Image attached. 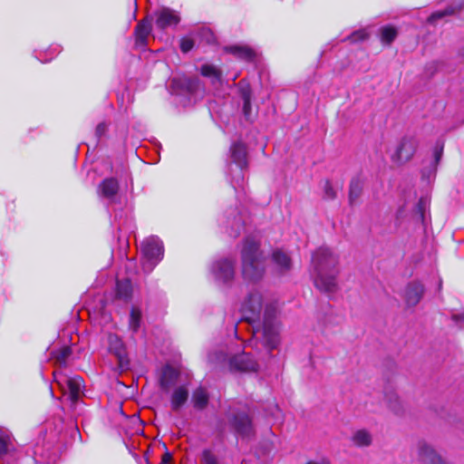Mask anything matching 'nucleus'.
<instances>
[{
    "label": "nucleus",
    "mask_w": 464,
    "mask_h": 464,
    "mask_svg": "<svg viewBox=\"0 0 464 464\" xmlns=\"http://www.w3.org/2000/svg\"><path fill=\"white\" fill-rule=\"evenodd\" d=\"M310 273L320 291L334 293L337 290L338 257L329 248L320 247L313 254Z\"/></svg>",
    "instance_id": "f257e3e1"
},
{
    "label": "nucleus",
    "mask_w": 464,
    "mask_h": 464,
    "mask_svg": "<svg viewBox=\"0 0 464 464\" xmlns=\"http://www.w3.org/2000/svg\"><path fill=\"white\" fill-rule=\"evenodd\" d=\"M276 304H266L264 311L262 326L254 328L253 330L254 339L256 341L261 342L262 344L269 351L276 349L280 341V325L276 320Z\"/></svg>",
    "instance_id": "f03ea898"
},
{
    "label": "nucleus",
    "mask_w": 464,
    "mask_h": 464,
    "mask_svg": "<svg viewBox=\"0 0 464 464\" xmlns=\"http://www.w3.org/2000/svg\"><path fill=\"white\" fill-rule=\"evenodd\" d=\"M243 276L256 280L263 276L265 266L258 252V244L253 238H246L242 249Z\"/></svg>",
    "instance_id": "7ed1b4c3"
},
{
    "label": "nucleus",
    "mask_w": 464,
    "mask_h": 464,
    "mask_svg": "<svg viewBox=\"0 0 464 464\" xmlns=\"http://www.w3.org/2000/svg\"><path fill=\"white\" fill-rule=\"evenodd\" d=\"M141 252L144 256L143 269L150 272L163 257L162 242L156 237H148L141 244Z\"/></svg>",
    "instance_id": "20e7f679"
},
{
    "label": "nucleus",
    "mask_w": 464,
    "mask_h": 464,
    "mask_svg": "<svg viewBox=\"0 0 464 464\" xmlns=\"http://www.w3.org/2000/svg\"><path fill=\"white\" fill-rule=\"evenodd\" d=\"M262 295L259 292H252L241 306L242 317L249 324L259 320L262 311Z\"/></svg>",
    "instance_id": "39448f33"
},
{
    "label": "nucleus",
    "mask_w": 464,
    "mask_h": 464,
    "mask_svg": "<svg viewBox=\"0 0 464 464\" xmlns=\"http://www.w3.org/2000/svg\"><path fill=\"white\" fill-rule=\"evenodd\" d=\"M418 142L412 137H406L401 140L396 150L392 156L394 162L402 163L410 160L416 151Z\"/></svg>",
    "instance_id": "423d86ee"
},
{
    "label": "nucleus",
    "mask_w": 464,
    "mask_h": 464,
    "mask_svg": "<svg viewBox=\"0 0 464 464\" xmlns=\"http://www.w3.org/2000/svg\"><path fill=\"white\" fill-rule=\"evenodd\" d=\"M56 382L62 389H67L70 393V399L72 401H76L81 394L83 387V381L80 376L68 377V376H58L54 373Z\"/></svg>",
    "instance_id": "0eeeda50"
},
{
    "label": "nucleus",
    "mask_w": 464,
    "mask_h": 464,
    "mask_svg": "<svg viewBox=\"0 0 464 464\" xmlns=\"http://www.w3.org/2000/svg\"><path fill=\"white\" fill-rule=\"evenodd\" d=\"M417 452L420 459L424 464H448L446 460L426 441H419Z\"/></svg>",
    "instance_id": "6e6552de"
},
{
    "label": "nucleus",
    "mask_w": 464,
    "mask_h": 464,
    "mask_svg": "<svg viewBox=\"0 0 464 464\" xmlns=\"http://www.w3.org/2000/svg\"><path fill=\"white\" fill-rule=\"evenodd\" d=\"M180 21L177 12L163 7L157 12L156 25L160 29L177 25Z\"/></svg>",
    "instance_id": "1a4fd4ad"
},
{
    "label": "nucleus",
    "mask_w": 464,
    "mask_h": 464,
    "mask_svg": "<svg viewBox=\"0 0 464 464\" xmlns=\"http://www.w3.org/2000/svg\"><path fill=\"white\" fill-rule=\"evenodd\" d=\"M213 273L217 279L227 282L233 278L234 264L228 258L218 260L213 266Z\"/></svg>",
    "instance_id": "9d476101"
},
{
    "label": "nucleus",
    "mask_w": 464,
    "mask_h": 464,
    "mask_svg": "<svg viewBox=\"0 0 464 464\" xmlns=\"http://www.w3.org/2000/svg\"><path fill=\"white\" fill-rule=\"evenodd\" d=\"M424 293L423 285L419 282L410 283L404 290V301L406 305L412 307L417 305Z\"/></svg>",
    "instance_id": "9b49d317"
},
{
    "label": "nucleus",
    "mask_w": 464,
    "mask_h": 464,
    "mask_svg": "<svg viewBox=\"0 0 464 464\" xmlns=\"http://www.w3.org/2000/svg\"><path fill=\"white\" fill-rule=\"evenodd\" d=\"M230 366L241 372H256L257 370L256 362L246 353L234 356L230 361Z\"/></svg>",
    "instance_id": "f8f14e48"
},
{
    "label": "nucleus",
    "mask_w": 464,
    "mask_h": 464,
    "mask_svg": "<svg viewBox=\"0 0 464 464\" xmlns=\"http://www.w3.org/2000/svg\"><path fill=\"white\" fill-rule=\"evenodd\" d=\"M272 262L275 270L279 274H285L292 267V262L289 256L280 249H276L272 254Z\"/></svg>",
    "instance_id": "ddd939ff"
},
{
    "label": "nucleus",
    "mask_w": 464,
    "mask_h": 464,
    "mask_svg": "<svg viewBox=\"0 0 464 464\" xmlns=\"http://www.w3.org/2000/svg\"><path fill=\"white\" fill-rule=\"evenodd\" d=\"M246 156V148L243 143L235 142L231 146V158L241 169L247 165Z\"/></svg>",
    "instance_id": "4468645a"
},
{
    "label": "nucleus",
    "mask_w": 464,
    "mask_h": 464,
    "mask_svg": "<svg viewBox=\"0 0 464 464\" xmlns=\"http://www.w3.org/2000/svg\"><path fill=\"white\" fill-rule=\"evenodd\" d=\"M188 390L185 385L177 387L170 398L171 409L173 411H179L188 401Z\"/></svg>",
    "instance_id": "2eb2a0df"
},
{
    "label": "nucleus",
    "mask_w": 464,
    "mask_h": 464,
    "mask_svg": "<svg viewBox=\"0 0 464 464\" xmlns=\"http://www.w3.org/2000/svg\"><path fill=\"white\" fill-rule=\"evenodd\" d=\"M109 349L118 358L120 365L123 367V360L125 359V348L122 341L115 334H110L108 337Z\"/></svg>",
    "instance_id": "dca6fc26"
},
{
    "label": "nucleus",
    "mask_w": 464,
    "mask_h": 464,
    "mask_svg": "<svg viewBox=\"0 0 464 464\" xmlns=\"http://www.w3.org/2000/svg\"><path fill=\"white\" fill-rule=\"evenodd\" d=\"M179 372L178 371L167 365L162 369L161 376H160V386L163 390H169L178 380Z\"/></svg>",
    "instance_id": "f3484780"
},
{
    "label": "nucleus",
    "mask_w": 464,
    "mask_h": 464,
    "mask_svg": "<svg viewBox=\"0 0 464 464\" xmlns=\"http://www.w3.org/2000/svg\"><path fill=\"white\" fill-rule=\"evenodd\" d=\"M151 30L150 24L148 21H142L138 24L135 30L136 44L144 46Z\"/></svg>",
    "instance_id": "a211bd4d"
},
{
    "label": "nucleus",
    "mask_w": 464,
    "mask_h": 464,
    "mask_svg": "<svg viewBox=\"0 0 464 464\" xmlns=\"http://www.w3.org/2000/svg\"><path fill=\"white\" fill-rule=\"evenodd\" d=\"M209 395L208 391L203 387H198L193 392L192 403L198 410H203L208 403Z\"/></svg>",
    "instance_id": "6ab92c4d"
},
{
    "label": "nucleus",
    "mask_w": 464,
    "mask_h": 464,
    "mask_svg": "<svg viewBox=\"0 0 464 464\" xmlns=\"http://www.w3.org/2000/svg\"><path fill=\"white\" fill-rule=\"evenodd\" d=\"M237 430L243 435H249L252 430L251 420L246 414L236 416L234 420Z\"/></svg>",
    "instance_id": "aec40b11"
},
{
    "label": "nucleus",
    "mask_w": 464,
    "mask_h": 464,
    "mask_svg": "<svg viewBox=\"0 0 464 464\" xmlns=\"http://www.w3.org/2000/svg\"><path fill=\"white\" fill-rule=\"evenodd\" d=\"M372 440V435L366 430H358L352 436V441L357 447H367L371 445Z\"/></svg>",
    "instance_id": "412c9836"
},
{
    "label": "nucleus",
    "mask_w": 464,
    "mask_h": 464,
    "mask_svg": "<svg viewBox=\"0 0 464 464\" xmlns=\"http://www.w3.org/2000/svg\"><path fill=\"white\" fill-rule=\"evenodd\" d=\"M226 51L245 60H252L255 56V52L247 46H229L226 48Z\"/></svg>",
    "instance_id": "4be33fe9"
},
{
    "label": "nucleus",
    "mask_w": 464,
    "mask_h": 464,
    "mask_svg": "<svg viewBox=\"0 0 464 464\" xmlns=\"http://www.w3.org/2000/svg\"><path fill=\"white\" fill-rule=\"evenodd\" d=\"M102 193L106 198H111L118 192L119 185L115 179H106L100 186Z\"/></svg>",
    "instance_id": "5701e85b"
},
{
    "label": "nucleus",
    "mask_w": 464,
    "mask_h": 464,
    "mask_svg": "<svg viewBox=\"0 0 464 464\" xmlns=\"http://www.w3.org/2000/svg\"><path fill=\"white\" fill-rule=\"evenodd\" d=\"M362 190V184L359 179H353L350 184L349 200L351 204L355 203Z\"/></svg>",
    "instance_id": "b1692460"
},
{
    "label": "nucleus",
    "mask_w": 464,
    "mask_h": 464,
    "mask_svg": "<svg viewBox=\"0 0 464 464\" xmlns=\"http://www.w3.org/2000/svg\"><path fill=\"white\" fill-rule=\"evenodd\" d=\"M117 295L119 298L128 299L131 293V285L129 280L117 282Z\"/></svg>",
    "instance_id": "393cba45"
},
{
    "label": "nucleus",
    "mask_w": 464,
    "mask_h": 464,
    "mask_svg": "<svg viewBox=\"0 0 464 464\" xmlns=\"http://www.w3.org/2000/svg\"><path fill=\"white\" fill-rule=\"evenodd\" d=\"M201 74L205 77H209L213 80V82H219L220 80V72L215 66L210 64H204L201 67Z\"/></svg>",
    "instance_id": "a878e982"
},
{
    "label": "nucleus",
    "mask_w": 464,
    "mask_h": 464,
    "mask_svg": "<svg viewBox=\"0 0 464 464\" xmlns=\"http://www.w3.org/2000/svg\"><path fill=\"white\" fill-rule=\"evenodd\" d=\"M397 36V30L392 26H384L381 29L382 43L391 44Z\"/></svg>",
    "instance_id": "bb28decb"
},
{
    "label": "nucleus",
    "mask_w": 464,
    "mask_h": 464,
    "mask_svg": "<svg viewBox=\"0 0 464 464\" xmlns=\"http://www.w3.org/2000/svg\"><path fill=\"white\" fill-rule=\"evenodd\" d=\"M141 319V312L140 309L133 307L130 311V327L132 331H138Z\"/></svg>",
    "instance_id": "cd10ccee"
},
{
    "label": "nucleus",
    "mask_w": 464,
    "mask_h": 464,
    "mask_svg": "<svg viewBox=\"0 0 464 464\" xmlns=\"http://www.w3.org/2000/svg\"><path fill=\"white\" fill-rule=\"evenodd\" d=\"M173 82H180L181 85L189 92L196 91L198 83V79L183 78V79H173Z\"/></svg>",
    "instance_id": "c85d7f7f"
},
{
    "label": "nucleus",
    "mask_w": 464,
    "mask_h": 464,
    "mask_svg": "<svg viewBox=\"0 0 464 464\" xmlns=\"http://www.w3.org/2000/svg\"><path fill=\"white\" fill-rule=\"evenodd\" d=\"M10 435L6 430H0V456L8 450Z\"/></svg>",
    "instance_id": "c756f323"
},
{
    "label": "nucleus",
    "mask_w": 464,
    "mask_h": 464,
    "mask_svg": "<svg viewBox=\"0 0 464 464\" xmlns=\"http://www.w3.org/2000/svg\"><path fill=\"white\" fill-rule=\"evenodd\" d=\"M324 197L327 199H334L336 197V191L329 180L324 182Z\"/></svg>",
    "instance_id": "7c9ffc66"
},
{
    "label": "nucleus",
    "mask_w": 464,
    "mask_h": 464,
    "mask_svg": "<svg viewBox=\"0 0 464 464\" xmlns=\"http://www.w3.org/2000/svg\"><path fill=\"white\" fill-rule=\"evenodd\" d=\"M71 348L68 346L63 347L61 350L57 352L56 359L60 363H64L66 359L71 354Z\"/></svg>",
    "instance_id": "2f4dec72"
},
{
    "label": "nucleus",
    "mask_w": 464,
    "mask_h": 464,
    "mask_svg": "<svg viewBox=\"0 0 464 464\" xmlns=\"http://www.w3.org/2000/svg\"><path fill=\"white\" fill-rule=\"evenodd\" d=\"M202 464H219L217 458L210 450H204L202 453Z\"/></svg>",
    "instance_id": "473e14b6"
},
{
    "label": "nucleus",
    "mask_w": 464,
    "mask_h": 464,
    "mask_svg": "<svg viewBox=\"0 0 464 464\" xmlns=\"http://www.w3.org/2000/svg\"><path fill=\"white\" fill-rule=\"evenodd\" d=\"M368 37V34L365 30H359L354 32L353 34L349 36V40L351 42L362 41Z\"/></svg>",
    "instance_id": "72a5a7b5"
},
{
    "label": "nucleus",
    "mask_w": 464,
    "mask_h": 464,
    "mask_svg": "<svg viewBox=\"0 0 464 464\" xmlns=\"http://www.w3.org/2000/svg\"><path fill=\"white\" fill-rule=\"evenodd\" d=\"M194 46V42L190 38H182L180 41V49L183 53L189 52Z\"/></svg>",
    "instance_id": "f704fd0d"
},
{
    "label": "nucleus",
    "mask_w": 464,
    "mask_h": 464,
    "mask_svg": "<svg viewBox=\"0 0 464 464\" xmlns=\"http://www.w3.org/2000/svg\"><path fill=\"white\" fill-rule=\"evenodd\" d=\"M453 12L454 11L452 9H446L445 11L435 12L429 17V22L432 23L447 14H452Z\"/></svg>",
    "instance_id": "c9c22d12"
},
{
    "label": "nucleus",
    "mask_w": 464,
    "mask_h": 464,
    "mask_svg": "<svg viewBox=\"0 0 464 464\" xmlns=\"http://www.w3.org/2000/svg\"><path fill=\"white\" fill-rule=\"evenodd\" d=\"M243 100H244L243 111H244L245 115H247L251 110L250 94L248 92H243Z\"/></svg>",
    "instance_id": "e433bc0d"
},
{
    "label": "nucleus",
    "mask_w": 464,
    "mask_h": 464,
    "mask_svg": "<svg viewBox=\"0 0 464 464\" xmlns=\"http://www.w3.org/2000/svg\"><path fill=\"white\" fill-rule=\"evenodd\" d=\"M394 403L392 402V399L390 400V408L396 413L400 412L401 410V402L399 401V399L396 395H394Z\"/></svg>",
    "instance_id": "4c0bfd02"
},
{
    "label": "nucleus",
    "mask_w": 464,
    "mask_h": 464,
    "mask_svg": "<svg viewBox=\"0 0 464 464\" xmlns=\"http://www.w3.org/2000/svg\"><path fill=\"white\" fill-rule=\"evenodd\" d=\"M443 151V144L442 143H437L436 147L434 149V157L435 160L438 162L442 155Z\"/></svg>",
    "instance_id": "58836bf2"
},
{
    "label": "nucleus",
    "mask_w": 464,
    "mask_h": 464,
    "mask_svg": "<svg viewBox=\"0 0 464 464\" xmlns=\"http://www.w3.org/2000/svg\"><path fill=\"white\" fill-rule=\"evenodd\" d=\"M107 130V126L105 123H100L97 127H96V135L98 137H101L102 136L105 131Z\"/></svg>",
    "instance_id": "ea45409f"
},
{
    "label": "nucleus",
    "mask_w": 464,
    "mask_h": 464,
    "mask_svg": "<svg viewBox=\"0 0 464 464\" xmlns=\"http://www.w3.org/2000/svg\"><path fill=\"white\" fill-rule=\"evenodd\" d=\"M452 319L455 321V322H464V314H454L452 315Z\"/></svg>",
    "instance_id": "a19ab883"
},
{
    "label": "nucleus",
    "mask_w": 464,
    "mask_h": 464,
    "mask_svg": "<svg viewBox=\"0 0 464 464\" xmlns=\"http://www.w3.org/2000/svg\"><path fill=\"white\" fill-rule=\"evenodd\" d=\"M307 464H329V462L327 460L323 459L320 462L310 461Z\"/></svg>",
    "instance_id": "79ce46f5"
},
{
    "label": "nucleus",
    "mask_w": 464,
    "mask_h": 464,
    "mask_svg": "<svg viewBox=\"0 0 464 464\" xmlns=\"http://www.w3.org/2000/svg\"><path fill=\"white\" fill-rule=\"evenodd\" d=\"M169 459H170V456L169 454H166V455L163 456L162 460L164 462H168Z\"/></svg>",
    "instance_id": "37998d69"
}]
</instances>
